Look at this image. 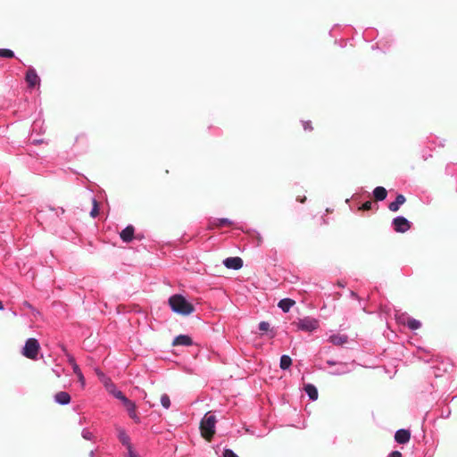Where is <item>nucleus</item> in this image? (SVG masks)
I'll return each mask as SVG.
<instances>
[{
  "label": "nucleus",
  "instance_id": "obj_27",
  "mask_svg": "<svg viewBox=\"0 0 457 457\" xmlns=\"http://www.w3.org/2000/svg\"><path fill=\"white\" fill-rule=\"evenodd\" d=\"M99 213V209H98V204H97V201L93 198V207L91 209V212H90V216L92 218H96Z\"/></svg>",
  "mask_w": 457,
  "mask_h": 457
},
{
  "label": "nucleus",
  "instance_id": "obj_11",
  "mask_svg": "<svg viewBox=\"0 0 457 457\" xmlns=\"http://www.w3.org/2000/svg\"><path fill=\"white\" fill-rule=\"evenodd\" d=\"M403 319V323L406 324L409 329L417 330L421 328V322L412 317L405 316L403 314V317H400L399 320Z\"/></svg>",
  "mask_w": 457,
  "mask_h": 457
},
{
  "label": "nucleus",
  "instance_id": "obj_19",
  "mask_svg": "<svg viewBox=\"0 0 457 457\" xmlns=\"http://www.w3.org/2000/svg\"><path fill=\"white\" fill-rule=\"evenodd\" d=\"M129 416L136 422L140 423V418L136 412V404L133 402H129V403L125 404Z\"/></svg>",
  "mask_w": 457,
  "mask_h": 457
},
{
  "label": "nucleus",
  "instance_id": "obj_24",
  "mask_svg": "<svg viewBox=\"0 0 457 457\" xmlns=\"http://www.w3.org/2000/svg\"><path fill=\"white\" fill-rule=\"evenodd\" d=\"M15 56L14 52L8 48H0V57L2 58H13Z\"/></svg>",
  "mask_w": 457,
  "mask_h": 457
},
{
  "label": "nucleus",
  "instance_id": "obj_36",
  "mask_svg": "<svg viewBox=\"0 0 457 457\" xmlns=\"http://www.w3.org/2000/svg\"><path fill=\"white\" fill-rule=\"evenodd\" d=\"M389 457H403V456H402V453L399 451H393L389 454Z\"/></svg>",
  "mask_w": 457,
  "mask_h": 457
},
{
  "label": "nucleus",
  "instance_id": "obj_40",
  "mask_svg": "<svg viewBox=\"0 0 457 457\" xmlns=\"http://www.w3.org/2000/svg\"><path fill=\"white\" fill-rule=\"evenodd\" d=\"M421 351H422V352H425V353H430V351H428V350H425V349H424V348H422V347H418V352H421Z\"/></svg>",
  "mask_w": 457,
  "mask_h": 457
},
{
  "label": "nucleus",
  "instance_id": "obj_41",
  "mask_svg": "<svg viewBox=\"0 0 457 457\" xmlns=\"http://www.w3.org/2000/svg\"><path fill=\"white\" fill-rule=\"evenodd\" d=\"M88 456L89 457H96V451L95 450L90 451Z\"/></svg>",
  "mask_w": 457,
  "mask_h": 457
},
{
  "label": "nucleus",
  "instance_id": "obj_13",
  "mask_svg": "<svg viewBox=\"0 0 457 457\" xmlns=\"http://www.w3.org/2000/svg\"><path fill=\"white\" fill-rule=\"evenodd\" d=\"M117 436H118V439L119 441L121 443L122 445H124L126 448L128 447H130L131 443H130V437L126 433L125 429H123L122 428H117Z\"/></svg>",
  "mask_w": 457,
  "mask_h": 457
},
{
  "label": "nucleus",
  "instance_id": "obj_16",
  "mask_svg": "<svg viewBox=\"0 0 457 457\" xmlns=\"http://www.w3.org/2000/svg\"><path fill=\"white\" fill-rule=\"evenodd\" d=\"M303 390L308 395L309 399L312 401H316L318 399L319 394L318 389L313 384H305L303 386Z\"/></svg>",
  "mask_w": 457,
  "mask_h": 457
},
{
  "label": "nucleus",
  "instance_id": "obj_15",
  "mask_svg": "<svg viewBox=\"0 0 457 457\" xmlns=\"http://www.w3.org/2000/svg\"><path fill=\"white\" fill-rule=\"evenodd\" d=\"M405 196L402 194H399L396 195L395 200L389 204L388 209L391 212H395L400 209L401 205H403L405 203Z\"/></svg>",
  "mask_w": 457,
  "mask_h": 457
},
{
  "label": "nucleus",
  "instance_id": "obj_14",
  "mask_svg": "<svg viewBox=\"0 0 457 457\" xmlns=\"http://www.w3.org/2000/svg\"><path fill=\"white\" fill-rule=\"evenodd\" d=\"M172 345L189 346L193 345V341L192 338L187 335H179L174 338Z\"/></svg>",
  "mask_w": 457,
  "mask_h": 457
},
{
  "label": "nucleus",
  "instance_id": "obj_42",
  "mask_svg": "<svg viewBox=\"0 0 457 457\" xmlns=\"http://www.w3.org/2000/svg\"><path fill=\"white\" fill-rule=\"evenodd\" d=\"M4 309V303L2 301H0V311H3Z\"/></svg>",
  "mask_w": 457,
  "mask_h": 457
},
{
  "label": "nucleus",
  "instance_id": "obj_21",
  "mask_svg": "<svg viewBox=\"0 0 457 457\" xmlns=\"http://www.w3.org/2000/svg\"><path fill=\"white\" fill-rule=\"evenodd\" d=\"M62 350L65 353V355L67 357V361H68L69 364L71 366L73 372L78 373L79 370H80V369H79V365L77 364L75 358L71 354L67 353L65 346H62Z\"/></svg>",
  "mask_w": 457,
  "mask_h": 457
},
{
  "label": "nucleus",
  "instance_id": "obj_9",
  "mask_svg": "<svg viewBox=\"0 0 457 457\" xmlns=\"http://www.w3.org/2000/svg\"><path fill=\"white\" fill-rule=\"evenodd\" d=\"M134 226L128 225L120 232V237L124 243H130L134 238Z\"/></svg>",
  "mask_w": 457,
  "mask_h": 457
},
{
  "label": "nucleus",
  "instance_id": "obj_28",
  "mask_svg": "<svg viewBox=\"0 0 457 457\" xmlns=\"http://www.w3.org/2000/svg\"><path fill=\"white\" fill-rule=\"evenodd\" d=\"M81 436L86 439V440H93L94 439V435L92 434V432H90L87 428H84L81 432Z\"/></svg>",
  "mask_w": 457,
  "mask_h": 457
},
{
  "label": "nucleus",
  "instance_id": "obj_22",
  "mask_svg": "<svg viewBox=\"0 0 457 457\" xmlns=\"http://www.w3.org/2000/svg\"><path fill=\"white\" fill-rule=\"evenodd\" d=\"M292 365V359L289 355L283 354L280 357L279 367L281 370H288Z\"/></svg>",
  "mask_w": 457,
  "mask_h": 457
},
{
  "label": "nucleus",
  "instance_id": "obj_3",
  "mask_svg": "<svg viewBox=\"0 0 457 457\" xmlns=\"http://www.w3.org/2000/svg\"><path fill=\"white\" fill-rule=\"evenodd\" d=\"M216 417L206 413L201 420L200 428L205 437H211L215 432Z\"/></svg>",
  "mask_w": 457,
  "mask_h": 457
},
{
  "label": "nucleus",
  "instance_id": "obj_7",
  "mask_svg": "<svg viewBox=\"0 0 457 457\" xmlns=\"http://www.w3.org/2000/svg\"><path fill=\"white\" fill-rule=\"evenodd\" d=\"M223 264L228 269L237 270L243 267V260L237 256L228 257L224 259Z\"/></svg>",
  "mask_w": 457,
  "mask_h": 457
},
{
  "label": "nucleus",
  "instance_id": "obj_18",
  "mask_svg": "<svg viewBox=\"0 0 457 457\" xmlns=\"http://www.w3.org/2000/svg\"><path fill=\"white\" fill-rule=\"evenodd\" d=\"M328 341L335 345H342L347 343L348 337L346 335L334 334L329 337Z\"/></svg>",
  "mask_w": 457,
  "mask_h": 457
},
{
  "label": "nucleus",
  "instance_id": "obj_39",
  "mask_svg": "<svg viewBox=\"0 0 457 457\" xmlns=\"http://www.w3.org/2000/svg\"><path fill=\"white\" fill-rule=\"evenodd\" d=\"M41 123H42L41 120H35L33 125H32L33 130L36 129V127L37 125H40Z\"/></svg>",
  "mask_w": 457,
  "mask_h": 457
},
{
  "label": "nucleus",
  "instance_id": "obj_1",
  "mask_svg": "<svg viewBox=\"0 0 457 457\" xmlns=\"http://www.w3.org/2000/svg\"><path fill=\"white\" fill-rule=\"evenodd\" d=\"M169 305L171 311L180 315H189L195 311L194 305L182 295L176 294L169 298Z\"/></svg>",
  "mask_w": 457,
  "mask_h": 457
},
{
  "label": "nucleus",
  "instance_id": "obj_35",
  "mask_svg": "<svg viewBox=\"0 0 457 457\" xmlns=\"http://www.w3.org/2000/svg\"><path fill=\"white\" fill-rule=\"evenodd\" d=\"M303 127L305 131H312V127L311 121H303Z\"/></svg>",
  "mask_w": 457,
  "mask_h": 457
},
{
  "label": "nucleus",
  "instance_id": "obj_4",
  "mask_svg": "<svg viewBox=\"0 0 457 457\" xmlns=\"http://www.w3.org/2000/svg\"><path fill=\"white\" fill-rule=\"evenodd\" d=\"M296 327L299 330L312 332L319 328V320L312 317H304L303 319H299L296 322Z\"/></svg>",
  "mask_w": 457,
  "mask_h": 457
},
{
  "label": "nucleus",
  "instance_id": "obj_32",
  "mask_svg": "<svg viewBox=\"0 0 457 457\" xmlns=\"http://www.w3.org/2000/svg\"><path fill=\"white\" fill-rule=\"evenodd\" d=\"M128 450V457H140L134 450L132 445L127 448Z\"/></svg>",
  "mask_w": 457,
  "mask_h": 457
},
{
  "label": "nucleus",
  "instance_id": "obj_10",
  "mask_svg": "<svg viewBox=\"0 0 457 457\" xmlns=\"http://www.w3.org/2000/svg\"><path fill=\"white\" fill-rule=\"evenodd\" d=\"M411 432L408 429L401 428L396 430L395 434V440L398 444L404 445L410 441Z\"/></svg>",
  "mask_w": 457,
  "mask_h": 457
},
{
  "label": "nucleus",
  "instance_id": "obj_8",
  "mask_svg": "<svg viewBox=\"0 0 457 457\" xmlns=\"http://www.w3.org/2000/svg\"><path fill=\"white\" fill-rule=\"evenodd\" d=\"M353 363L338 362L337 368L329 371L330 375L341 376L347 374L353 370Z\"/></svg>",
  "mask_w": 457,
  "mask_h": 457
},
{
  "label": "nucleus",
  "instance_id": "obj_2",
  "mask_svg": "<svg viewBox=\"0 0 457 457\" xmlns=\"http://www.w3.org/2000/svg\"><path fill=\"white\" fill-rule=\"evenodd\" d=\"M40 349V345L37 339L30 337L26 340L25 345L22 348L21 353L28 359L37 360V354Z\"/></svg>",
  "mask_w": 457,
  "mask_h": 457
},
{
  "label": "nucleus",
  "instance_id": "obj_12",
  "mask_svg": "<svg viewBox=\"0 0 457 457\" xmlns=\"http://www.w3.org/2000/svg\"><path fill=\"white\" fill-rule=\"evenodd\" d=\"M71 395L65 391H60L54 395V400L60 405H67L71 403Z\"/></svg>",
  "mask_w": 457,
  "mask_h": 457
},
{
  "label": "nucleus",
  "instance_id": "obj_20",
  "mask_svg": "<svg viewBox=\"0 0 457 457\" xmlns=\"http://www.w3.org/2000/svg\"><path fill=\"white\" fill-rule=\"evenodd\" d=\"M372 195L377 201H383L387 196V191L384 187H376L373 189Z\"/></svg>",
  "mask_w": 457,
  "mask_h": 457
},
{
  "label": "nucleus",
  "instance_id": "obj_30",
  "mask_svg": "<svg viewBox=\"0 0 457 457\" xmlns=\"http://www.w3.org/2000/svg\"><path fill=\"white\" fill-rule=\"evenodd\" d=\"M222 457H238L231 449H225L222 453Z\"/></svg>",
  "mask_w": 457,
  "mask_h": 457
},
{
  "label": "nucleus",
  "instance_id": "obj_6",
  "mask_svg": "<svg viewBox=\"0 0 457 457\" xmlns=\"http://www.w3.org/2000/svg\"><path fill=\"white\" fill-rule=\"evenodd\" d=\"M25 80L29 88H33L40 84V78L33 67H29L26 72Z\"/></svg>",
  "mask_w": 457,
  "mask_h": 457
},
{
  "label": "nucleus",
  "instance_id": "obj_45",
  "mask_svg": "<svg viewBox=\"0 0 457 457\" xmlns=\"http://www.w3.org/2000/svg\"><path fill=\"white\" fill-rule=\"evenodd\" d=\"M338 285H339V287H344V285H343L342 283H339Z\"/></svg>",
  "mask_w": 457,
  "mask_h": 457
},
{
  "label": "nucleus",
  "instance_id": "obj_23",
  "mask_svg": "<svg viewBox=\"0 0 457 457\" xmlns=\"http://www.w3.org/2000/svg\"><path fill=\"white\" fill-rule=\"evenodd\" d=\"M232 224H233V221L228 218H218V219H214L212 221V225L218 227V228L228 226V225H232Z\"/></svg>",
  "mask_w": 457,
  "mask_h": 457
},
{
  "label": "nucleus",
  "instance_id": "obj_31",
  "mask_svg": "<svg viewBox=\"0 0 457 457\" xmlns=\"http://www.w3.org/2000/svg\"><path fill=\"white\" fill-rule=\"evenodd\" d=\"M258 327L261 331H268L270 326L267 321H261Z\"/></svg>",
  "mask_w": 457,
  "mask_h": 457
},
{
  "label": "nucleus",
  "instance_id": "obj_33",
  "mask_svg": "<svg viewBox=\"0 0 457 457\" xmlns=\"http://www.w3.org/2000/svg\"><path fill=\"white\" fill-rule=\"evenodd\" d=\"M375 48H379L381 49L382 51H386V49H388V47H386L383 44L382 41H379L378 42L376 45L372 46V49H375Z\"/></svg>",
  "mask_w": 457,
  "mask_h": 457
},
{
  "label": "nucleus",
  "instance_id": "obj_25",
  "mask_svg": "<svg viewBox=\"0 0 457 457\" xmlns=\"http://www.w3.org/2000/svg\"><path fill=\"white\" fill-rule=\"evenodd\" d=\"M113 395L115 396V398H117V399L120 400V401L123 403V404H124V405H125V404H127V403H129V402H130V400H129V399L124 395V394H123L121 391H120V390L114 391V392H113Z\"/></svg>",
  "mask_w": 457,
  "mask_h": 457
},
{
  "label": "nucleus",
  "instance_id": "obj_17",
  "mask_svg": "<svg viewBox=\"0 0 457 457\" xmlns=\"http://www.w3.org/2000/svg\"><path fill=\"white\" fill-rule=\"evenodd\" d=\"M295 302L293 299L290 298H283L279 300L278 303V307L283 312H288L290 309L294 306Z\"/></svg>",
  "mask_w": 457,
  "mask_h": 457
},
{
  "label": "nucleus",
  "instance_id": "obj_26",
  "mask_svg": "<svg viewBox=\"0 0 457 457\" xmlns=\"http://www.w3.org/2000/svg\"><path fill=\"white\" fill-rule=\"evenodd\" d=\"M161 404L163 408L169 409L170 407V400L167 394H163L161 396Z\"/></svg>",
  "mask_w": 457,
  "mask_h": 457
},
{
  "label": "nucleus",
  "instance_id": "obj_37",
  "mask_svg": "<svg viewBox=\"0 0 457 457\" xmlns=\"http://www.w3.org/2000/svg\"><path fill=\"white\" fill-rule=\"evenodd\" d=\"M450 414H451V411L447 410V411L442 412V417L445 419H447L450 417Z\"/></svg>",
  "mask_w": 457,
  "mask_h": 457
},
{
  "label": "nucleus",
  "instance_id": "obj_5",
  "mask_svg": "<svg viewBox=\"0 0 457 457\" xmlns=\"http://www.w3.org/2000/svg\"><path fill=\"white\" fill-rule=\"evenodd\" d=\"M411 227V221H409L403 216H396L392 220V228L396 233H404L408 231Z\"/></svg>",
  "mask_w": 457,
  "mask_h": 457
},
{
  "label": "nucleus",
  "instance_id": "obj_29",
  "mask_svg": "<svg viewBox=\"0 0 457 457\" xmlns=\"http://www.w3.org/2000/svg\"><path fill=\"white\" fill-rule=\"evenodd\" d=\"M373 205V203L371 201H366L361 204V206L359 208L361 211H370L371 210Z\"/></svg>",
  "mask_w": 457,
  "mask_h": 457
},
{
  "label": "nucleus",
  "instance_id": "obj_38",
  "mask_svg": "<svg viewBox=\"0 0 457 457\" xmlns=\"http://www.w3.org/2000/svg\"><path fill=\"white\" fill-rule=\"evenodd\" d=\"M327 363L330 366L338 365V362L333 360H328Z\"/></svg>",
  "mask_w": 457,
  "mask_h": 457
},
{
  "label": "nucleus",
  "instance_id": "obj_43",
  "mask_svg": "<svg viewBox=\"0 0 457 457\" xmlns=\"http://www.w3.org/2000/svg\"><path fill=\"white\" fill-rule=\"evenodd\" d=\"M33 142L36 143V144H39V143L42 142V140L41 139L40 140H33Z\"/></svg>",
  "mask_w": 457,
  "mask_h": 457
},
{
  "label": "nucleus",
  "instance_id": "obj_34",
  "mask_svg": "<svg viewBox=\"0 0 457 457\" xmlns=\"http://www.w3.org/2000/svg\"><path fill=\"white\" fill-rule=\"evenodd\" d=\"M78 377L79 381L81 383L82 386L85 385V378L81 370H79L78 373H75Z\"/></svg>",
  "mask_w": 457,
  "mask_h": 457
},
{
  "label": "nucleus",
  "instance_id": "obj_44",
  "mask_svg": "<svg viewBox=\"0 0 457 457\" xmlns=\"http://www.w3.org/2000/svg\"><path fill=\"white\" fill-rule=\"evenodd\" d=\"M306 200V197H303V199H301V203H303L304 201Z\"/></svg>",
  "mask_w": 457,
  "mask_h": 457
}]
</instances>
